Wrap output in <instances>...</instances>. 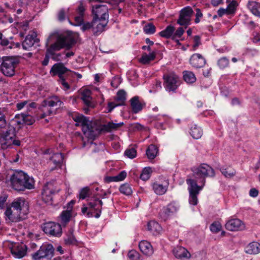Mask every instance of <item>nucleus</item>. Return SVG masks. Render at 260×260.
I'll return each mask as SVG.
<instances>
[{
    "label": "nucleus",
    "mask_w": 260,
    "mask_h": 260,
    "mask_svg": "<svg viewBox=\"0 0 260 260\" xmlns=\"http://www.w3.org/2000/svg\"><path fill=\"white\" fill-rule=\"evenodd\" d=\"M191 170L193 178H188L186 180L189 193V202L191 205H196L198 202V196L205 185V178L213 177L215 174L214 169L206 164L193 167Z\"/></svg>",
    "instance_id": "f257e3e1"
},
{
    "label": "nucleus",
    "mask_w": 260,
    "mask_h": 260,
    "mask_svg": "<svg viewBox=\"0 0 260 260\" xmlns=\"http://www.w3.org/2000/svg\"><path fill=\"white\" fill-rule=\"evenodd\" d=\"M28 204L24 199L18 198L14 201L11 207L5 212L6 220L8 222H17L25 218L28 212Z\"/></svg>",
    "instance_id": "f03ea898"
},
{
    "label": "nucleus",
    "mask_w": 260,
    "mask_h": 260,
    "mask_svg": "<svg viewBox=\"0 0 260 260\" xmlns=\"http://www.w3.org/2000/svg\"><path fill=\"white\" fill-rule=\"evenodd\" d=\"M76 43L74 37L69 34H61L56 36L55 42L47 48V52L51 56V58L55 61L60 60L61 53H55V51L65 48L70 49Z\"/></svg>",
    "instance_id": "7ed1b4c3"
},
{
    "label": "nucleus",
    "mask_w": 260,
    "mask_h": 260,
    "mask_svg": "<svg viewBox=\"0 0 260 260\" xmlns=\"http://www.w3.org/2000/svg\"><path fill=\"white\" fill-rule=\"evenodd\" d=\"M10 182L12 187L17 191L31 189L35 186L33 178L21 171L14 172L10 177Z\"/></svg>",
    "instance_id": "20e7f679"
},
{
    "label": "nucleus",
    "mask_w": 260,
    "mask_h": 260,
    "mask_svg": "<svg viewBox=\"0 0 260 260\" xmlns=\"http://www.w3.org/2000/svg\"><path fill=\"white\" fill-rule=\"evenodd\" d=\"M16 127L11 124L8 125L6 130H0V145L3 149H7L13 145L17 146L20 145V140L16 139Z\"/></svg>",
    "instance_id": "39448f33"
},
{
    "label": "nucleus",
    "mask_w": 260,
    "mask_h": 260,
    "mask_svg": "<svg viewBox=\"0 0 260 260\" xmlns=\"http://www.w3.org/2000/svg\"><path fill=\"white\" fill-rule=\"evenodd\" d=\"M19 62L17 58L10 56L2 57L1 70L3 74L8 77H12L15 74V69Z\"/></svg>",
    "instance_id": "423d86ee"
},
{
    "label": "nucleus",
    "mask_w": 260,
    "mask_h": 260,
    "mask_svg": "<svg viewBox=\"0 0 260 260\" xmlns=\"http://www.w3.org/2000/svg\"><path fill=\"white\" fill-rule=\"evenodd\" d=\"M164 86L166 91L175 92L180 85L181 81L178 75L174 72H168L163 76Z\"/></svg>",
    "instance_id": "0eeeda50"
},
{
    "label": "nucleus",
    "mask_w": 260,
    "mask_h": 260,
    "mask_svg": "<svg viewBox=\"0 0 260 260\" xmlns=\"http://www.w3.org/2000/svg\"><path fill=\"white\" fill-rule=\"evenodd\" d=\"M72 117L73 119L77 122L76 125L79 126L81 124L83 126L82 130L84 134L87 137L92 138L93 130L92 127L89 125V119L83 115L79 114H75Z\"/></svg>",
    "instance_id": "6e6552de"
},
{
    "label": "nucleus",
    "mask_w": 260,
    "mask_h": 260,
    "mask_svg": "<svg viewBox=\"0 0 260 260\" xmlns=\"http://www.w3.org/2000/svg\"><path fill=\"white\" fill-rule=\"evenodd\" d=\"M54 248L52 244H44L32 255V257L34 260H40L44 258L50 259L54 255Z\"/></svg>",
    "instance_id": "1a4fd4ad"
},
{
    "label": "nucleus",
    "mask_w": 260,
    "mask_h": 260,
    "mask_svg": "<svg viewBox=\"0 0 260 260\" xmlns=\"http://www.w3.org/2000/svg\"><path fill=\"white\" fill-rule=\"evenodd\" d=\"M59 190L54 182L47 183L42 192L43 201L47 204H51L53 194L57 193Z\"/></svg>",
    "instance_id": "9d476101"
},
{
    "label": "nucleus",
    "mask_w": 260,
    "mask_h": 260,
    "mask_svg": "<svg viewBox=\"0 0 260 260\" xmlns=\"http://www.w3.org/2000/svg\"><path fill=\"white\" fill-rule=\"evenodd\" d=\"M43 231L48 235L59 237L62 234L61 225L54 222L44 223L42 226Z\"/></svg>",
    "instance_id": "9b49d317"
},
{
    "label": "nucleus",
    "mask_w": 260,
    "mask_h": 260,
    "mask_svg": "<svg viewBox=\"0 0 260 260\" xmlns=\"http://www.w3.org/2000/svg\"><path fill=\"white\" fill-rule=\"evenodd\" d=\"M93 22H96L100 20H108V8L106 5H96L92 7Z\"/></svg>",
    "instance_id": "f8f14e48"
},
{
    "label": "nucleus",
    "mask_w": 260,
    "mask_h": 260,
    "mask_svg": "<svg viewBox=\"0 0 260 260\" xmlns=\"http://www.w3.org/2000/svg\"><path fill=\"white\" fill-rule=\"evenodd\" d=\"M62 102L57 96H52L44 100L42 103L43 111L46 110L48 111V115H51L55 113L52 108L54 107H60Z\"/></svg>",
    "instance_id": "ddd939ff"
},
{
    "label": "nucleus",
    "mask_w": 260,
    "mask_h": 260,
    "mask_svg": "<svg viewBox=\"0 0 260 260\" xmlns=\"http://www.w3.org/2000/svg\"><path fill=\"white\" fill-rule=\"evenodd\" d=\"M193 10L190 7H186L182 9L179 14V17L177 21V24L185 26V28L190 24L191 17L193 14Z\"/></svg>",
    "instance_id": "4468645a"
},
{
    "label": "nucleus",
    "mask_w": 260,
    "mask_h": 260,
    "mask_svg": "<svg viewBox=\"0 0 260 260\" xmlns=\"http://www.w3.org/2000/svg\"><path fill=\"white\" fill-rule=\"evenodd\" d=\"M50 73L53 76L57 75L59 79L69 77L70 74V71L62 63L54 64L50 70Z\"/></svg>",
    "instance_id": "2eb2a0df"
},
{
    "label": "nucleus",
    "mask_w": 260,
    "mask_h": 260,
    "mask_svg": "<svg viewBox=\"0 0 260 260\" xmlns=\"http://www.w3.org/2000/svg\"><path fill=\"white\" fill-rule=\"evenodd\" d=\"M40 40L37 38V34L35 32L27 35L24 41L22 43L23 49L28 50L30 47L35 46H39Z\"/></svg>",
    "instance_id": "dca6fc26"
},
{
    "label": "nucleus",
    "mask_w": 260,
    "mask_h": 260,
    "mask_svg": "<svg viewBox=\"0 0 260 260\" xmlns=\"http://www.w3.org/2000/svg\"><path fill=\"white\" fill-rule=\"evenodd\" d=\"M103 202L95 197H93L88 200V205L89 209L98 211L94 215L95 218L100 217L102 209Z\"/></svg>",
    "instance_id": "f3484780"
},
{
    "label": "nucleus",
    "mask_w": 260,
    "mask_h": 260,
    "mask_svg": "<svg viewBox=\"0 0 260 260\" xmlns=\"http://www.w3.org/2000/svg\"><path fill=\"white\" fill-rule=\"evenodd\" d=\"M177 210V207L174 203H171L164 207L159 212L160 218L164 221L175 213Z\"/></svg>",
    "instance_id": "a211bd4d"
},
{
    "label": "nucleus",
    "mask_w": 260,
    "mask_h": 260,
    "mask_svg": "<svg viewBox=\"0 0 260 260\" xmlns=\"http://www.w3.org/2000/svg\"><path fill=\"white\" fill-rule=\"evenodd\" d=\"M225 226L226 230L230 231L242 230L244 228L242 221L237 218L229 220L226 223Z\"/></svg>",
    "instance_id": "6ab92c4d"
},
{
    "label": "nucleus",
    "mask_w": 260,
    "mask_h": 260,
    "mask_svg": "<svg viewBox=\"0 0 260 260\" xmlns=\"http://www.w3.org/2000/svg\"><path fill=\"white\" fill-rule=\"evenodd\" d=\"M124 125V123L121 122L119 123H114L113 121H109L101 126L100 131L101 132H111L119 129Z\"/></svg>",
    "instance_id": "aec40b11"
},
{
    "label": "nucleus",
    "mask_w": 260,
    "mask_h": 260,
    "mask_svg": "<svg viewBox=\"0 0 260 260\" xmlns=\"http://www.w3.org/2000/svg\"><path fill=\"white\" fill-rule=\"evenodd\" d=\"M190 63L194 68H200L205 64L206 60L201 54L196 53L191 56Z\"/></svg>",
    "instance_id": "412c9836"
},
{
    "label": "nucleus",
    "mask_w": 260,
    "mask_h": 260,
    "mask_svg": "<svg viewBox=\"0 0 260 260\" xmlns=\"http://www.w3.org/2000/svg\"><path fill=\"white\" fill-rule=\"evenodd\" d=\"M27 252V247L25 245L14 246L11 248V253L13 256L17 258H21L24 257Z\"/></svg>",
    "instance_id": "4be33fe9"
},
{
    "label": "nucleus",
    "mask_w": 260,
    "mask_h": 260,
    "mask_svg": "<svg viewBox=\"0 0 260 260\" xmlns=\"http://www.w3.org/2000/svg\"><path fill=\"white\" fill-rule=\"evenodd\" d=\"M174 256L179 259H188L190 257V254L185 248L178 246L174 248L173 251Z\"/></svg>",
    "instance_id": "5701e85b"
},
{
    "label": "nucleus",
    "mask_w": 260,
    "mask_h": 260,
    "mask_svg": "<svg viewBox=\"0 0 260 260\" xmlns=\"http://www.w3.org/2000/svg\"><path fill=\"white\" fill-rule=\"evenodd\" d=\"M74 229L72 228H70L66 233L64 237V242L67 245H76L78 241L74 235Z\"/></svg>",
    "instance_id": "b1692460"
},
{
    "label": "nucleus",
    "mask_w": 260,
    "mask_h": 260,
    "mask_svg": "<svg viewBox=\"0 0 260 260\" xmlns=\"http://www.w3.org/2000/svg\"><path fill=\"white\" fill-rule=\"evenodd\" d=\"M139 247L141 252L146 255H151L153 253L152 246L147 241H141L139 243Z\"/></svg>",
    "instance_id": "393cba45"
},
{
    "label": "nucleus",
    "mask_w": 260,
    "mask_h": 260,
    "mask_svg": "<svg viewBox=\"0 0 260 260\" xmlns=\"http://www.w3.org/2000/svg\"><path fill=\"white\" fill-rule=\"evenodd\" d=\"M108 20H100L93 23V33L94 35H98L104 30L105 27L107 25Z\"/></svg>",
    "instance_id": "a878e982"
},
{
    "label": "nucleus",
    "mask_w": 260,
    "mask_h": 260,
    "mask_svg": "<svg viewBox=\"0 0 260 260\" xmlns=\"http://www.w3.org/2000/svg\"><path fill=\"white\" fill-rule=\"evenodd\" d=\"M245 252L250 254H256L260 252V244L256 242L249 243L245 248Z\"/></svg>",
    "instance_id": "bb28decb"
},
{
    "label": "nucleus",
    "mask_w": 260,
    "mask_h": 260,
    "mask_svg": "<svg viewBox=\"0 0 260 260\" xmlns=\"http://www.w3.org/2000/svg\"><path fill=\"white\" fill-rule=\"evenodd\" d=\"M131 106L132 111L134 113H138L143 109V105L140 103L139 98L137 96L133 97L131 100Z\"/></svg>",
    "instance_id": "cd10ccee"
},
{
    "label": "nucleus",
    "mask_w": 260,
    "mask_h": 260,
    "mask_svg": "<svg viewBox=\"0 0 260 260\" xmlns=\"http://www.w3.org/2000/svg\"><path fill=\"white\" fill-rule=\"evenodd\" d=\"M248 8L253 14L260 17V3L255 1L250 2L248 4Z\"/></svg>",
    "instance_id": "c85d7f7f"
},
{
    "label": "nucleus",
    "mask_w": 260,
    "mask_h": 260,
    "mask_svg": "<svg viewBox=\"0 0 260 260\" xmlns=\"http://www.w3.org/2000/svg\"><path fill=\"white\" fill-rule=\"evenodd\" d=\"M175 30V28L173 26L170 25L164 30L159 32V35L160 37L166 39L172 38Z\"/></svg>",
    "instance_id": "c756f323"
},
{
    "label": "nucleus",
    "mask_w": 260,
    "mask_h": 260,
    "mask_svg": "<svg viewBox=\"0 0 260 260\" xmlns=\"http://www.w3.org/2000/svg\"><path fill=\"white\" fill-rule=\"evenodd\" d=\"M147 226L148 230L154 235L159 234L161 231V226L155 221H150L148 223Z\"/></svg>",
    "instance_id": "7c9ffc66"
},
{
    "label": "nucleus",
    "mask_w": 260,
    "mask_h": 260,
    "mask_svg": "<svg viewBox=\"0 0 260 260\" xmlns=\"http://www.w3.org/2000/svg\"><path fill=\"white\" fill-rule=\"evenodd\" d=\"M152 187L155 193L158 195H162L167 190V185H164L157 182L154 183Z\"/></svg>",
    "instance_id": "2f4dec72"
},
{
    "label": "nucleus",
    "mask_w": 260,
    "mask_h": 260,
    "mask_svg": "<svg viewBox=\"0 0 260 260\" xmlns=\"http://www.w3.org/2000/svg\"><path fill=\"white\" fill-rule=\"evenodd\" d=\"M156 57V53L155 52H152L149 54L144 53L142 57L139 59L141 63L146 64L149 63L151 61L154 60Z\"/></svg>",
    "instance_id": "473e14b6"
},
{
    "label": "nucleus",
    "mask_w": 260,
    "mask_h": 260,
    "mask_svg": "<svg viewBox=\"0 0 260 260\" xmlns=\"http://www.w3.org/2000/svg\"><path fill=\"white\" fill-rule=\"evenodd\" d=\"M72 216L71 210L63 211L60 215V222L63 226H66V224L70 221Z\"/></svg>",
    "instance_id": "72a5a7b5"
},
{
    "label": "nucleus",
    "mask_w": 260,
    "mask_h": 260,
    "mask_svg": "<svg viewBox=\"0 0 260 260\" xmlns=\"http://www.w3.org/2000/svg\"><path fill=\"white\" fill-rule=\"evenodd\" d=\"M158 152L157 147L153 144L150 145L146 150V155L149 159H153Z\"/></svg>",
    "instance_id": "f704fd0d"
},
{
    "label": "nucleus",
    "mask_w": 260,
    "mask_h": 260,
    "mask_svg": "<svg viewBox=\"0 0 260 260\" xmlns=\"http://www.w3.org/2000/svg\"><path fill=\"white\" fill-rule=\"evenodd\" d=\"M81 99L86 105L91 106V91L88 89L84 90L82 93Z\"/></svg>",
    "instance_id": "c9c22d12"
},
{
    "label": "nucleus",
    "mask_w": 260,
    "mask_h": 260,
    "mask_svg": "<svg viewBox=\"0 0 260 260\" xmlns=\"http://www.w3.org/2000/svg\"><path fill=\"white\" fill-rule=\"evenodd\" d=\"M126 95V92L124 90H120L117 92L115 100L118 103L119 105H124Z\"/></svg>",
    "instance_id": "e433bc0d"
},
{
    "label": "nucleus",
    "mask_w": 260,
    "mask_h": 260,
    "mask_svg": "<svg viewBox=\"0 0 260 260\" xmlns=\"http://www.w3.org/2000/svg\"><path fill=\"white\" fill-rule=\"evenodd\" d=\"M183 79L187 83H193L196 81V77L194 74L190 72L185 71L183 72Z\"/></svg>",
    "instance_id": "4c0bfd02"
},
{
    "label": "nucleus",
    "mask_w": 260,
    "mask_h": 260,
    "mask_svg": "<svg viewBox=\"0 0 260 260\" xmlns=\"http://www.w3.org/2000/svg\"><path fill=\"white\" fill-rule=\"evenodd\" d=\"M226 3H229L226 8L228 15L234 14L238 6L237 2L235 0H226Z\"/></svg>",
    "instance_id": "58836bf2"
},
{
    "label": "nucleus",
    "mask_w": 260,
    "mask_h": 260,
    "mask_svg": "<svg viewBox=\"0 0 260 260\" xmlns=\"http://www.w3.org/2000/svg\"><path fill=\"white\" fill-rule=\"evenodd\" d=\"M190 134L193 138L198 139L200 138L202 135V131L200 127L194 125L190 128Z\"/></svg>",
    "instance_id": "ea45409f"
},
{
    "label": "nucleus",
    "mask_w": 260,
    "mask_h": 260,
    "mask_svg": "<svg viewBox=\"0 0 260 260\" xmlns=\"http://www.w3.org/2000/svg\"><path fill=\"white\" fill-rule=\"evenodd\" d=\"M119 191L126 196H130L132 194L133 190L131 186L128 183L122 184L119 188Z\"/></svg>",
    "instance_id": "a19ab883"
},
{
    "label": "nucleus",
    "mask_w": 260,
    "mask_h": 260,
    "mask_svg": "<svg viewBox=\"0 0 260 260\" xmlns=\"http://www.w3.org/2000/svg\"><path fill=\"white\" fill-rule=\"evenodd\" d=\"M220 171L225 177L230 178L234 176L236 173L235 170L230 166L226 168H221Z\"/></svg>",
    "instance_id": "79ce46f5"
},
{
    "label": "nucleus",
    "mask_w": 260,
    "mask_h": 260,
    "mask_svg": "<svg viewBox=\"0 0 260 260\" xmlns=\"http://www.w3.org/2000/svg\"><path fill=\"white\" fill-rule=\"evenodd\" d=\"M21 118L23 123L30 125L35 122V119L31 115L22 113L21 114Z\"/></svg>",
    "instance_id": "37998d69"
},
{
    "label": "nucleus",
    "mask_w": 260,
    "mask_h": 260,
    "mask_svg": "<svg viewBox=\"0 0 260 260\" xmlns=\"http://www.w3.org/2000/svg\"><path fill=\"white\" fill-rule=\"evenodd\" d=\"M63 157L61 153H56L54 154L50 159L56 165L60 164L63 160Z\"/></svg>",
    "instance_id": "c03bdc74"
},
{
    "label": "nucleus",
    "mask_w": 260,
    "mask_h": 260,
    "mask_svg": "<svg viewBox=\"0 0 260 260\" xmlns=\"http://www.w3.org/2000/svg\"><path fill=\"white\" fill-rule=\"evenodd\" d=\"M151 173V170L150 168H144L140 175V178L144 181L148 180L150 177Z\"/></svg>",
    "instance_id": "a18cd8bd"
},
{
    "label": "nucleus",
    "mask_w": 260,
    "mask_h": 260,
    "mask_svg": "<svg viewBox=\"0 0 260 260\" xmlns=\"http://www.w3.org/2000/svg\"><path fill=\"white\" fill-rule=\"evenodd\" d=\"M124 154L127 157L133 159L137 155V151L133 147H129L126 149L124 152Z\"/></svg>",
    "instance_id": "49530a36"
},
{
    "label": "nucleus",
    "mask_w": 260,
    "mask_h": 260,
    "mask_svg": "<svg viewBox=\"0 0 260 260\" xmlns=\"http://www.w3.org/2000/svg\"><path fill=\"white\" fill-rule=\"evenodd\" d=\"M143 29L147 34H153L155 32L156 27L152 23H150L145 25Z\"/></svg>",
    "instance_id": "de8ad7c7"
},
{
    "label": "nucleus",
    "mask_w": 260,
    "mask_h": 260,
    "mask_svg": "<svg viewBox=\"0 0 260 260\" xmlns=\"http://www.w3.org/2000/svg\"><path fill=\"white\" fill-rule=\"evenodd\" d=\"M10 40L8 39V44H5L4 49H12L14 48H19L20 47V43H14L12 41L13 38L10 37Z\"/></svg>",
    "instance_id": "09e8293b"
},
{
    "label": "nucleus",
    "mask_w": 260,
    "mask_h": 260,
    "mask_svg": "<svg viewBox=\"0 0 260 260\" xmlns=\"http://www.w3.org/2000/svg\"><path fill=\"white\" fill-rule=\"evenodd\" d=\"M11 125L16 128V126L20 127L21 125L23 123L21 118V115H16L15 117L11 120Z\"/></svg>",
    "instance_id": "8fccbe9b"
},
{
    "label": "nucleus",
    "mask_w": 260,
    "mask_h": 260,
    "mask_svg": "<svg viewBox=\"0 0 260 260\" xmlns=\"http://www.w3.org/2000/svg\"><path fill=\"white\" fill-rule=\"evenodd\" d=\"M127 256L130 260H139L140 254L135 250H132L128 253Z\"/></svg>",
    "instance_id": "3c124183"
},
{
    "label": "nucleus",
    "mask_w": 260,
    "mask_h": 260,
    "mask_svg": "<svg viewBox=\"0 0 260 260\" xmlns=\"http://www.w3.org/2000/svg\"><path fill=\"white\" fill-rule=\"evenodd\" d=\"M221 225L219 222H214L210 226V230L213 233H218L221 229Z\"/></svg>",
    "instance_id": "603ef678"
},
{
    "label": "nucleus",
    "mask_w": 260,
    "mask_h": 260,
    "mask_svg": "<svg viewBox=\"0 0 260 260\" xmlns=\"http://www.w3.org/2000/svg\"><path fill=\"white\" fill-rule=\"evenodd\" d=\"M184 32V29L182 27H179L177 29L174 31L173 36L172 38L173 40H176L177 38H180Z\"/></svg>",
    "instance_id": "864d4df0"
},
{
    "label": "nucleus",
    "mask_w": 260,
    "mask_h": 260,
    "mask_svg": "<svg viewBox=\"0 0 260 260\" xmlns=\"http://www.w3.org/2000/svg\"><path fill=\"white\" fill-rule=\"evenodd\" d=\"M229 63V61L226 57H222L219 59L218 61V64L219 67L221 69H223L228 67Z\"/></svg>",
    "instance_id": "5fc2aeb1"
},
{
    "label": "nucleus",
    "mask_w": 260,
    "mask_h": 260,
    "mask_svg": "<svg viewBox=\"0 0 260 260\" xmlns=\"http://www.w3.org/2000/svg\"><path fill=\"white\" fill-rule=\"evenodd\" d=\"M9 114L8 109L7 107L0 108V120H6L7 116Z\"/></svg>",
    "instance_id": "6e6d98bb"
},
{
    "label": "nucleus",
    "mask_w": 260,
    "mask_h": 260,
    "mask_svg": "<svg viewBox=\"0 0 260 260\" xmlns=\"http://www.w3.org/2000/svg\"><path fill=\"white\" fill-rule=\"evenodd\" d=\"M69 77H63L62 78L59 79L58 81L60 83V84L63 86V89L65 90H68L70 89V87L67 81L68 80Z\"/></svg>",
    "instance_id": "4d7b16f0"
},
{
    "label": "nucleus",
    "mask_w": 260,
    "mask_h": 260,
    "mask_svg": "<svg viewBox=\"0 0 260 260\" xmlns=\"http://www.w3.org/2000/svg\"><path fill=\"white\" fill-rule=\"evenodd\" d=\"M89 191V189L88 187H84L82 188L79 194V198L81 199H85L88 195Z\"/></svg>",
    "instance_id": "13d9d810"
},
{
    "label": "nucleus",
    "mask_w": 260,
    "mask_h": 260,
    "mask_svg": "<svg viewBox=\"0 0 260 260\" xmlns=\"http://www.w3.org/2000/svg\"><path fill=\"white\" fill-rule=\"evenodd\" d=\"M201 44L200 37L199 36H195L193 38V50H196Z\"/></svg>",
    "instance_id": "bf43d9fd"
},
{
    "label": "nucleus",
    "mask_w": 260,
    "mask_h": 260,
    "mask_svg": "<svg viewBox=\"0 0 260 260\" xmlns=\"http://www.w3.org/2000/svg\"><path fill=\"white\" fill-rule=\"evenodd\" d=\"M66 11L64 9H60L57 14L58 20L60 21H63L65 20Z\"/></svg>",
    "instance_id": "052dcab7"
},
{
    "label": "nucleus",
    "mask_w": 260,
    "mask_h": 260,
    "mask_svg": "<svg viewBox=\"0 0 260 260\" xmlns=\"http://www.w3.org/2000/svg\"><path fill=\"white\" fill-rule=\"evenodd\" d=\"M127 173L125 171L120 172L117 175L115 176L117 181L123 180L126 177Z\"/></svg>",
    "instance_id": "680f3d73"
},
{
    "label": "nucleus",
    "mask_w": 260,
    "mask_h": 260,
    "mask_svg": "<svg viewBox=\"0 0 260 260\" xmlns=\"http://www.w3.org/2000/svg\"><path fill=\"white\" fill-rule=\"evenodd\" d=\"M196 18L194 20V22L196 23H199L200 21V18L203 17V14L201 12L200 9L199 8L196 9Z\"/></svg>",
    "instance_id": "e2e57ef3"
},
{
    "label": "nucleus",
    "mask_w": 260,
    "mask_h": 260,
    "mask_svg": "<svg viewBox=\"0 0 260 260\" xmlns=\"http://www.w3.org/2000/svg\"><path fill=\"white\" fill-rule=\"evenodd\" d=\"M130 127L134 131H141L144 128L142 125L138 123L131 124Z\"/></svg>",
    "instance_id": "0e129e2a"
},
{
    "label": "nucleus",
    "mask_w": 260,
    "mask_h": 260,
    "mask_svg": "<svg viewBox=\"0 0 260 260\" xmlns=\"http://www.w3.org/2000/svg\"><path fill=\"white\" fill-rule=\"evenodd\" d=\"M5 44H8V39L4 37L3 34L0 32V47L4 48Z\"/></svg>",
    "instance_id": "69168bd1"
},
{
    "label": "nucleus",
    "mask_w": 260,
    "mask_h": 260,
    "mask_svg": "<svg viewBox=\"0 0 260 260\" xmlns=\"http://www.w3.org/2000/svg\"><path fill=\"white\" fill-rule=\"evenodd\" d=\"M93 21H92L91 23L87 22V23H84L82 26L81 29L83 31H85V30H88L91 28H92L93 29Z\"/></svg>",
    "instance_id": "338daca9"
},
{
    "label": "nucleus",
    "mask_w": 260,
    "mask_h": 260,
    "mask_svg": "<svg viewBox=\"0 0 260 260\" xmlns=\"http://www.w3.org/2000/svg\"><path fill=\"white\" fill-rule=\"evenodd\" d=\"M83 16L81 15H79V16H76L75 17V20L76 21V25H80L83 22Z\"/></svg>",
    "instance_id": "774afa93"
}]
</instances>
